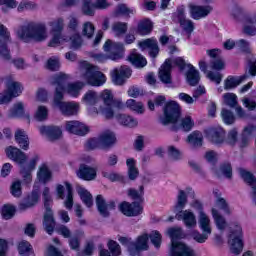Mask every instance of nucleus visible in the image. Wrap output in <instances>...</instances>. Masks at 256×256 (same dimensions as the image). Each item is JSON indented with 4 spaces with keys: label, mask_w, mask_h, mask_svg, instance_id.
<instances>
[{
    "label": "nucleus",
    "mask_w": 256,
    "mask_h": 256,
    "mask_svg": "<svg viewBox=\"0 0 256 256\" xmlns=\"http://www.w3.org/2000/svg\"><path fill=\"white\" fill-rule=\"evenodd\" d=\"M161 125L167 126L172 125V131L189 132L195 127V122L191 116H186L181 119V107L176 102H168L164 107V114L159 117Z\"/></svg>",
    "instance_id": "obj_1"
},
{
    "label": "nucleus",
    "mask_w": 256,
    "mask_h": 256,
    "mask_svg": "<svg viewBox=\"0 0 256 256\" xmlns=\"http://www.w3.org/2000/svg\"><path fill=\"white\" fill-rule=\"evenodd\" d=\"M16 35L23 43H42L49 39V32H47V25L41 22L30 21L24 25H20L16 30Z\"/></svg>",
    "instance_id": "obj_2"
},
{
    "label": "nucleus",
    "mask_w": 256,
    "mask_h": 256,
    "mask_svg": "<svg viewBox=\"0 0 256 256\" xmlns=\"http://www.w3.org/2000/svg\"><path fill=\"white\" fill-rule=\"evenodd\" d=\"M6 155L9 159H12V161H15V163L21 165L20 175H22L25 183H31L33 180L31 173L35 171V167H37V161H39V158L35 157L30 160L28 164L23 165V163L27 161V155L19 148H15L13 146L6 148Z\"/></svg>",
    "instance_id": "obj_3"
},
{
    "label": "nucleus",
    "mask_w": 256,
    "mask_h": 256,
    "mask_svg": "<svg viewBox=\"0 0 256 256\" xmlns=\"http://www.w3.org/2000/svg\"><path fill=\"white\" fill-rule=\"evenodd\" d=\"M187 205V194L183 190H179L177 195V201L174 205V212L176 213V219L183 221L184 225L188 229L197 227V217L191 210H183Z\"/></svg>",
    "instance_id": "obj_4"
},
{
    "label": "nucleus",
    "mask_w": 256,
    "mask_h": 256,
    "mask_svg": "<svg viewBox=\"0 0 256 256\" xmlns=\"http://www.w3.org/2000/svg\"><path fill=\"white\" fill-rule=\"evenodd\" d=\"M80 75L88 85L92 87H101L105 85L107 78L103 72L99 71L97 66L91 65L87 61H82L79 63Z\"/></svg>",
    "instance_id": "obj_5"
},
{
    "label": "nucleus",
    "mask_w": 256,
    "mask_h": 256,
    "mask_svg": "<svg viewBox=\"0 0 256 256\" xmlns=\"http://www.w3.org/2000/svg\"><path fill=\"white\" fill-rule=\"evenodd\" d=\"M99 98L103 103V106L99 107V111L106 119H113L115 116L113 109H123L125 107V104L121 100H115L113 98V93L110 90L102 91Z\"/></svg>",
    "instance_id": "obj_6"
},
{
    "label": "nucleus",
    "mask_w": 256,
    "mask_h": 256,
    "mask_svg": "<svg viewBox=\"0 0 256 256\" xmlns=\"http://www.w3.org/2000/svg\"><path fill=\"white\" fill-rule=\"evenodd\" d=\"M104 51H117L114 54L105 55V54H93L92 57L94 58V61H97L98 63H105L108 59H111V61H118V59H121L123 55V51H125V46L121 42H113L111 40H107L103 46Z\"/></svg>",
    "instance_id": "obj_7"
},
{
    "label": "nucleus",
    "mask_w": 256,
    "mask_h": 256,
    "mask_svg": "<svg viewBox=\"0 0 256 256\" xmlns=\"http://www.w3.org/2000/svg\"><path fill=\"white\" fill-rule=\"evenodd\" d=\"M243 229L239 224H235V229L230 231V235L228 238V244L230 245L231 253L234 255H241L243 251Z\"/></svg>",
    "instance_id": "obj_8"
},
{
    "label": "nucleus",
    "mask_w": 256,
    "mask_h": 256,
    "mask_svg": "<svg viewBox=\"0 0 256 256\" xmlns=\"http://www.w3.org/2000/svg\"><path fill=\"white\" fill-rule=\"evenodd\" d=\"M54 107H57L62 115L71 117V115H77L79 113V104L75 102H63V96L53 99Z\"/></svg>",
    "instance_id": "obj_9"
},
{
    "label": "nucleus",
    "mask_w": 256,
    "mask_h": 256,
    "mask_svg": "<svg viewBox=\"0 0 256 256\" xmlns=\"http://www.w3.org/2000/svg\"><path fill=\"white\" fill-rule=\"evenodd\" d=\"M205 136L214 145H223L226 140V133L222 127H210L204 130Z\"/></svg>",
    "instance_id": "obj_10"
},
{
    "label": "nucleus",
    "mask_w": 256,
    "mask_h": 256,
    "mask_svg": "<svg viewBox=\"0 0 256 256\" xmlns=\"http://www.w3.org/2000/svg\"><path fill=\"white\" fill-rule=\"evenodd\" d=\"M173 21L180 23V27L184 29L186 33L191 35V32L195 30V24L193 21L185 18V7L181 6L177 11L172 15Z\"/></svg>",
    "instance_id": "obj_11"
},
{
    "label": "nucleus",
    "mask_w": 256,
    "mask_h": 256,
    "mask_svg": "<svg viewBox=\"0 0 256 256\" xmlns=\"http://www.w3.org/2000/svg\"><path fill=\"white\" fill-rule=\"evenodd\" d=\"M149 249V234L144 233L136 239V242H131L128 246L130 255L137 256L140 251H147Z\"/></svg>",
    "instance_id": "obj_12"
},
{
    "label": "nucleus",
    "mask_w": 256,
    "mask_h": 256,
    "mask_svg": "<svg viewBox=\"0 0 256 256\" xmlns=\"http://www.w3.org/2000/svg\"><path fill=\"white\" fill-rule=\"evenodd\" d=\"M67 81H69V76L67 74L59 73L51 78L52 85H55L54 99L59 97H64L65 88L67 87Z\"/></svg>",
    "instance_id": "obj_13"
},
{
    "label": "nucleus",
    "mask_w": 256,
    "mask_h": 256,
    "mask_svg": "<svg viewBox=\"0 0 256 256\" xmlns=\"http://www.w3.org/2000/svg\"><path fill=\"white\" fill-rule=\"evenodd\" d=\"M188 8L190 17L196 21H199V19H205V17L209 16L213 12V6L211 5L201 6L189 4Z\"/></svg>",
    "instance_id": "obj_14"
},
{
    "label": "nucleus",
    "mask_w": 256,
    "mask_h": 256,
    "mask_svg": "<svg viewBox=\"0 0 256 256\" xmlns=\"http://www.w3.org/2000/svg\"><path fill=\"white\" fill-rule=\"evenodd\" d=\"M111 77L114 85H124L125 81L131 77V68L128 66H121L120 69L115 68L111 72Z\"/></svg>",
    "instance_id": "obj_15"
},
{
    "label": "nucleus",
    "mask_w": 256,
    "mask_h": 256,
    "mask_svg": "<svg viewBox=\"0 0 256 256\" xmlns=\"http://www.w3.org/2000/svg\"><path fill=\"white\" fill-rule=\"evenodd\" d=\"M119 210L126 217H137L143 213V206L139 205L137 202H122L119 205Z\"/></svg>",
    "instance_id": "obj_16"
},
{
    "label": "nucleus",
    "mask_w": 256,
    "mask_h": 256,
    "mask_svg": "<svg viewBox=\"0 0 256 256\" xmlns=\"http://www.w3.org/2000/svg\"><path fill=\"white\" fill-rule=\"evenodd\" d=\"M82 101L85 103V105H87V107H90L88 109L90 115H99V109L94 107V105L99 103V94H97V92L89 90L83 96Z\"/></svg>",
    "instance_id": "obj_17"
},
{
    "label": "nucleus",
    "mask_w": 256,
    "mask_h": 256,
    "mask_svg": "<svg viewBox=\"0 0 256 256\" xmlns=\"http://www.w3.org/2000/svg\"><path fill=\"white\" fill-rule=\"evenodd\" d=\"M96 207L102 217H109V211H113V209L116 207V204L115 201H110L107 203L103 195H98L96 197Z\"/></svg>",
    "instance_id": "obj_18"
},
{
    "label": "nucleus",
    "mask_w": 256,
    "mask_h": 256,
    "mask_svg": "<svg viewBox=\"0 0 256 256\" xmlns=\"http://www.w3.org/2000/svg\"><path fill=\"white\" fill-rule=\"evenodd\" d=\"M46 211L43 216V229L48 233V235H53V232L55 231V226L57 223L55 222V216L53 215V210H51V207L45 208Z\"/></svg>",
    "instance_id": "obj_19"
},
{
    "label": "nucleus",
    "mask_w": 256,
    "mask_h": 256,
    "mask_svg": "<svg viewBox=\"0 0 256 256\" xmlns=\"http://www.w3.org/2000/svg\"><path fill=\"white\" fill-rule=\"evenodd\" d=\"M66 131L83 137V135H87V133H89V127L79 121L73 120L66 122Z\"/></svg>",
    "instance_id": "obj_20"
},
{
    "label": "nucleus",
    "mask_w": 256,
    "mask_h": 256,
    "mask_svg": "<svg viewBox=\"0 0 256 256\" xmlns=\"http://www.w3.org/2000/svg\"><path fill=\"white\" fill-rule=\"evenodd\" d=\"M172 62L171 59H166L165 62L161 65L159 69L158 77L162 83L165 85H171V69H172Z\"/></svg>",
    "instance_id": "obj_21"
},
{
    "label": "nucleus",
    "mask_w": 256,
    "mask_h": 256,
    "mask_svg": "<svg viewBox=\"0 0 256 256\" xmlns=\"http://www.w3.org/2000/svg\"><path fill=\"white\" fill-rule=\"evenodd\" d=\"M39 131L41 135H46L50 141H57L63 135L59 126H41Z\"/></svg>",
    "instance_id": "obj_22"
},
{
    "label": "nucleus",
    "mask_w": 256,
    "mask_h": 256,
    "mask_svg": "<svg viewBox=\"0 0 256 256\" xmlns=\"http://www.w3.org/2000/svg\"><path fill=\"white\" fill-rule=\"evenodd\" d=\"M187 69L186 82L190 87H196V85H199V82L201 81V74L192 64H187Z\"/></svg>",
    "instance_id": "obj_23"
},
{
    "label": "nucleus",
    "mask_w": 256,
    "mask_h": 256,
    "mask_svg": "<svg viewBox=\"0 0 256 256\" xmlns=\"http://www.w3.org/2000/svg\"><path fill=\"white\" fill-rule=\"evenodd\" d=\"M139 47H141L143 50L149 49V55L153 59L159 55V44L157 43V40L153 38L146 39L144 41H141L138 43Z\"/></svg>",
    "instance_id": "obj_24"
},
{
    "label": "nucleus",
    "mask_w": 256,
    "mask_h": 256,
    "mask_svg": "<svg viewBox=\"0 0 256 256\" xmlns=\"http://www.w3.org/2000/svg\"><path fill=\"white\" fill-rule=\"evenodd\" d=\"M39 202V191L34 190L32 191L31 195L24 199L23 202L19 204L20 211H27V209H31V207H35Z\"/></svg>",
    "instance_id": "obj_25"
},
{
    "label": "nucleus",
    "mask_w": 256,
    "mask_h": 256,
    "mask_svg": "<svg viewBox=\"0 0 256 256\" xmlns=\"http://www.w3.org/2000/svg\"><path fill=\"white\" fill-rule=\"evenodd\" d=\"M77 176L84 181H93L97 177L95 168H91L85 164L80 165Z\"/></svg>",
    "instance_id": "obj_26"
},
{
    "label": "nucleus",
    "mask_w": 256,
    "mask_h": 256,
    "mask_svg": "<svg viewBox=\"0 0 256 256\" xmlns=\"http://www.w3.org/2000/svg\"><path fill=\"white\" fill-rule=\"evenodd\" d=\"M101 149H110V147H113L115 145V142L117 141V138L115 137V133L107 130L100 134L99 136Z\"/></svg>",
    "instance_id": "obj_27"
},
{
    "label": "nucleus",
    "mask_w": 256,
    "mask_h": 256,
    "mask_svg": "<svg viewBox=\"0 0 256 256\" xmlns=\"http://www.w3.org/2000/svg\"><path fill=\"white\" fill-rule=\"evenodd\" d=\"M249 79V74H244L242 76H229L225 81H224V89L226 91H229V89H235V87H238V85H241L244 81H247Z\"/></svg>",
    "instance_id": "obj_28"
},
{
    "label": "nucleus",
    "mask_w": 256,
    "mask_h": 256,
    "mask_svg": "<svg viewBox=\"0 0 256 256\" xmlns=\"http://www.w3.org/2000/svg\"><path fill=\"white\" fill-rule=\"evenodd\" d=\"M6 90L10 93L11 97H19L23 93V85L15 80H8L6 82Z\"/></svg>",
    "instance_id": "obj_29"
},
{
    "label": "nucleus",
    "mask_w": 256,
    "mask_h": 256,
    "mask_svg": "<svg viewBox=\"0 0 256 256\" xmlns=\"http://www.w3.org/2000/svg\"><path fill=\"white\" fill-rule=\"evenodd\" d=\"M187 143L190 145V147H193V149H199V147H203V133L199 131L192 132L187 137Z\"/></svg>",
    "instance_id": "obj_30"
},
{
    "label": "nucleus",
    "mask_w": 256,
    "mask_h": 256,
    "mask_svg": "<svg viewBox=\"0 0 256 256\" xmlns=\"http://www.w3.org/2000/svg\"><path fill=\"white\" fill-rule=\"evenodd\" d=\"M198 224L203 233H211V219L204 212L200 211L198 216Z\"/></svg>",
    "instance_id": "obj_31"
},
{
    "label": "nucleus",
    "mask_w": 256,
    "mask_h": 256,
    "mask_svg": "<svg viewBox=\"0 0 256 256\" xmlns=\"http://www.w3.org/2000/svg\"><path fill=\"white\" fill-rule=\"evenodd\" d=\"M85 87V83L78 81L74 83H69L65 87V93L70 95V97H79V94L81 93V89Z\"/></svg>",
    "instance_id": "obj_32"
},
{
    "label": "nucleus",
    "mask_w": 256,
    "mask_h": 256,
    "mask_svg": "<svg viewBox=\"0 0 256 256\" xmlns=\"http://www.w3.org/2000/svg\"><path fill=\"white\" fill-rule=\"evenodd\" d=\"M212 217L219 231H225L227 229V220L219 213V210L212 208Z\"/></svg>",
    "instance_id": "obj_33"
},
{
    "label": "nucleus",
    "mask_w": 256,
    "mask_h": 256,
    "mask_svg": "<svg viewBox=\"0 0 256 256\" xmlns=\"http://www.w3.org/2000/svg\"><path fill=\"white\" fill-rule=\"evenodd\" d=\"M15 140L19 147H21V149L24 151L29 149V136H27V133L24 130H17L15 132Z\"/></svg>",
    "instance_id": "obj_34"
},
{
    "label": "nucleus",
    "mask_w": 256,
    "mask_h": 256,
    "mask_svg": "<svg viewBox=\"0 0 256 256\" xmlns=\"http://www.w3.org/2000/svg\"><path fill=\"white\" fill-rule=\"evenodd\" d=\"M128 61L134 65V67H138L142 69V67H145L147 65V59L143 57V55L133 51L129 56H128Z\"/></svg>",
    "instance_id": "obj_35"
},
{
    "label": "nucleus",
    "mask_w": 256,
    "mask_h": 256,
    "mask_svg": "<svg viewBox=\"0 0 256 256\" xmlns=\"http://www.w3.org/2000/svg\"><path fill=\"white\" fill-rule=\"evenodd\" d=\"M238 172L240 173V176L243 179V181H245L247 183V185H249V187H251L252 191L254 189H256V178L253 175V173H251L243 168H238Z\"/></svg>",
    "instance_id": "obj_36"
},
{
    "label": "nucleus",
    "mask_w": 256,
    "mask_h": 256,
    "mask_svg": "<svg viewBox=\"0 0 256 256\" xmlns=\"http://www.w3.org/2000/svg\"><path fill=\"white\" fill-rule=\"evenodd\" d=\"M50 26V33L63 34L65 29V19L57 18L48 22Z\"/></svg>",
    "instance_id": "obj_37"
},
{
    "label": "nucleus",
    "mask_w": 256,
    "mask_h": 256,
    "mask_svg": "<svg viewBox=\"0 0 256 256\" xmlns=\"http://www.w3.org/2000/svg\"><path fill=\"white\" fill-rule=\"evenodd\" d=\"M116 119L118 121V123H120V125H124V127H137V125H139V122L137 121V119L129 116V115H125V114H120L116 116Z\"/></svg>",
    "instance_id": "obj_38"
},
{
    "label": "nucleus",
    "mask_w": 256,
    "mask_h": 256,
    "mask_svg": "<svg viewBox=\"0 0 256 256\" xmlns=\"http://www.w3.org/2000/svg\"><path fill=\"white\" fill-rule=\"evenodd\" d=\"M77 193L80 195V199H82L83 203L86 207H93V195L87 189L83 187L77 188Z\"/></svg>",
    "instance_id": "obj_39"
},
{
    "label": "nucleus",
    "mask_w": 256,
    "mask_h": 256,
    "mask_svg": "<svg viewBox=\"0 0 256 256\" xmlns=\"http://www.w3.org/2000/svg\"><path fill=\"white\" fill-rule=\"evenodd\" d=\"M8 43H11V40L0 41V59L2 61H11V50H9Z\"/></svg>",
    "instance_id": "obj_40"
},
{
    "label": "nucleus",
    "mask_w": 256,
    "mask_h": 256,
    "mask_svg": "<svg viewBox=\"0 0 256 256\" xmlns=\"http://www.w3.org/2000/svg\"><path fill=\"white\" fill-rule=\"evenodd\" d=\"M153 31V22L149 19H144L138 24L139 35H149Z\"/></svg>",
    "instance_id": "obj_41"
},
{
    "label": "nucleus",
    "mask_w": 256,
    "mask_h": 256,
    "mask_svg": "<svg viewBox=\"0 0 256 256\" xmlns=\"http://www.w3.org/2000/svg\"><path fill=\"white\" fill-rule=\"evenodd\" d=\"M37 178L40 183H48V181H51V170H49V167H47V165H42L39 168L37 172Z\"/></svg>",
    "instance_id": "obj_42"
},
{
    "label": "nucleus",
    "mask_w": 256,
    "mask_h": 256,
    "mask_svg": "<svg viewBox=\"0 0 256 256\" xmlns=\"http://www.w3.org/2000/svg\"><path fill=\"white\" fill-rule=\"evenodd\" d=\"M128 167V177L131 181H135L139 177V170L135 167V159L129 158L126 161Z\"/></svg>",
    "instance_id": "obj_43"
},
{
    "label": "nucleus",
    "mask_w": 256,
    "mask_h": 256,
    "mask_svg": "<svg viewBox=\"0 0 256 256\" xmlns=\"http://www.w3.org/2000/svg\"><path fill=\"white\" fill-rule=\"evenodd\" d=\"M127 23L125 22H114L112 24V32L114 33L115 37H121L127 33Z\"/></svg>",
    "instance_id": "obj_44"
},
{
    "label": "nucleus",
    "mask_w": 256,
    "mask_h": 256,
    "mask_svg": "<svg viewBox=\"0 0 256 256\" xmlns=\"http://www.w3.org/2000/svg\"><path fill=\"white\" fill-rule=\"evenodd\" d=\"M18 250L21 256H35V253L33 252V247L28 241L20 242Z\"/></svg>",
    "instance_id": "obj_45"
},
{
    "label": "nucleus",
    "mask_w": 256,
    "mask_h": 256,
    "mask_svg": "<svg viewBox=\"0 0 256 256\" xmlns=\"http://www.w3.org/2000/svg\"><path fill=\"white\" fill-rule=\"evenodd\" d=\"M143 195H145V187L140 186L139 190L130 188L128 189V197H131L134 201L143 202Z\"/></svg>",
    "instance_id": "obj_46"
},
{
    "label": "nucleus",
    "mask_w": 256,
    "mask_h": 256,
    "mask_svg": "<svg viewBox=\"0 0 256 256\" xmlns=\"http://www.w3.org/2000/svg\"><path fill=\"white\" fill-rule=\"evenodd\" d=\"M65 185H66L67 196H66V200L64 201V207H66L68 211H71V209H73V187L69 182H65Z\"/></svg>",
    "instance_id": "obj_47"
},
{
    "label": "nucleus",
    "mask_w": 256,
    "mask_h": 256,
    "mask_svg": "<svg viewBox=\"0 0 256 256\" xmlns=\"http://www.w3.org/2000/svg\"><path fill=\"white\" fill-rule=\"evenodd\" d=\"M95 9H97L95 3H92L91 0H83L82 12L84 15L93 17L95 15Z\"/></svg>",
    "instance_id": "obj_48"
},
{
    "label": "nucleus",
    "mask_w": 256,
    "mask_h": 256,
    "mask_svg": "<svg viewBox=\"0 0 256 256\" xmlns=\"http://www.w3.org/2000/svg\"><path fill=\"white\" fill-rule=\"evenodd\" d=\"M126 107L131 111H135V113H144L145 108L143 107V103L137 102V100L129 99L126 101Z\"/></svg>",
    "instance_id": "obj_49"
},
{
    "label": "nucleus",
    "mask_w": 256,
    "mask_h": 256,
    "mask_svg": "<svg viewBox=\"0 0 256 256\" xmlns=\"http://www.w3.org/2000/svg\"><path fill=\"white\" fill-rule=\"evenodd\" d=\"M67 29L70 30L72 33L79 32V18L75 15H70L67 18Z\"/></svg>",
    "instance_id": "obj_50"
},
{
    "label": "nucleus",
    "mask_w": 256,
    "mask_h": 256,
    "mask_svg": "<svg viewBox=\"0 0 256 256\" xmlns=\"http://www.w3.org/2000/svg\"><path fill=\"white\" fill-rule=\"evenodd\" d=\"M216 207H219L226 215H231V208L225 198L216 194Z\"/></svg>",
    "instance_id": "obj_51"
},
{
    "label": "nucleus",
    "mask_w": 256,
    "mask_h": 256,
    "mask_svg": "<svg viewBox=\"0 0 256 256\" xmlns=\"http://www.w3.org/2000/svg\"><path fill=\"white\" fill-rule=\"evenodd\" d=\"M24 113L23 102H18L10 109L8 117H21Z\"/></svg>",
    "instance_id": "obj_52"
},
{
    "label": "nucleus",
    "mask_w": 256,
    "mask_h": 256,
    "mask_svg": "<svg viewBox=\"0 0 256 256\" xmlns=\"http://www.w3.org/2000/svg\"><path fill=\"white\" fill-rule=\"evenodd\" d=\"M221 117L226 125H233L235 123V115L231 110L223 108L221 111Z\"/></svg>",
    "instance_id": "obj_53"
},
{
    "label": "nucleus",
    "mask_w": 256,
    "mask_h": 256,
    "mask_svg": "<svg viewBox=\"0 0 256 256\" xmlns=\"http://www.w3.org/2000/svg\"><path fill=\"white\" fill-rule=\"evenodd\" d=\"M66 39H68L67 41H71L73 49H79V47H81L83 44V39L81 38L79 32H73V35Z\"/></svg>",
    "instance_id": "obj_54"
},
{
    "label": "nucleus",
    "mask_w": 256,
    "mask_h": 256,
    "mask_svg": "<svg viewBox=\"0 0 256 256\" xmlns=\"http://www.w3.org/2000/svg\"><path fill=\"white\" fill-rule=\"evenodd\" d=\"M220 171L226 179H231L233 177V167L229 162H224L220 165Z\"/></svg>",
    "instance_id": "obj_55"
},
{
    "label": "nucleus",
    "mask_w": 256,
    "mask_h": 256,
    "mask_svg": "<svg viewBox=\"0 0 256 256\" xmlns=\"http://www.w3.org/2000/svg\"><path fill=\"white\" fill-rule=\"evenodd\" d=\"M17 9L20 13H22L23 11H33V9H37V4L27 0H23L18 5Z\"/></svg>",
    "instance_id": "obj_56"
},
{
    "label": "nucleus",
    "mask_w": 256,
    "mask_h": 256,
    "mask_svg": "<svg viewBox=\"0 0 256 256\" xmlns=\"http://www.w3.org/2000/svg\"><path fill=\"white\" fill-rule=\"evenodd\" d=\"M49 115V110L45 106H39L36 114H35V119L36 121H45L47 120V117Z\"/></svg>",
    "instance_id": "obj_57"
},
{
    "label": "nucleus",
    "mask_w": 256,
    "mask_h": 256,
    "mask_svg": "<svg viewBox=\"0 0 256 256\" xmlns=\"http://www.w3.org/2000/svg\"><path fill=\"white\" fill-rule=\"evenodd\" d=\"M211 233L203 232L202 234L199 231H193L191 236L196 241V243H205L209 239Z\"/></svg>",
    "instance_id": "obj_58"
},
{
    "label": "nucleus",
    "mask_w": 256,
    "mask_h": 256,
    "mask_svg": "<svg viewBox=\"0 0 256 256\" xmlns=\"http://www.w3.org/2000/svg\"><path fill=\"white\" fill-rule=\"evenodd\" d=\"M224 103L231 108L237 107V95H235L234 93L224 94Z\"/></svg>",
    "instance_id": "obj_59"
},
{
    "label": "nucleus",
    "mask_w": 256,
    "mask_h": 256,
    "mask_svg": "<svg viewBox=\"0 0 256 256\" xmlns=\"http://www.w3.org/2000/svg\"><path fill=\"white\" fill-rule=\"evenodd\" d=\"M82 33L84 37H87L88 39H91L95 33V26L91 22H86L83 25Z\"/></svg>",
    "instance_id": "obj_60"
},
{
    "label": "nucleus",
    "mask_w": 256,
    "mask_h": 256,
    "mask_svg": "<svg viewBox=\"0 0 256 256\" xmlns=\"http://www.w3.org/2000/svg\"><path fill=\"white\" fill-rule=\"evenodd\" d=\"M148 237L150 238V241L154 245V247H156L157 249H159L161 247L162 237H161V233H159V231H157V230L152 231Z\"/></svg>",
    "instance_id": "obj_61"
},
{
    "label": "nucleus",
    "mask_w": 256,
    "mask_h": 256,
    "mask_svg": "<svg viewBox=\"0 0 256 256\" xmlns=\"http://www.w3.org/2000/svg\"><path fill=\"white\" fill-rule=\"evenodd\" d=\"M168 157L173 161H179L181 159V150L173 145L168 146Z\"/></svg>",
    "instance_id": "obj_62"
},
{
    "label": "nucleus",
    "mask_w": 256,
    "mask_h": 256,
    "mask_svg": "<svg viewBox=\"0 0 256 256\" xmlns=\"http://www.w3.org/2000/svg\"><path fill=\"white\" fill-rule=\"evenodd\" d=\"M0 5H4L2 7L3 13H9V9H15V7H17V1H15V0H0Z\"/></svg>",
    "instance_id": "obj_63"
},
{
    "label": "nucleus",
    "mask_w": 256,
    "mask_h": 256,
    "mask_svg": "<svg viewBox=\"0 0 256 256\" xmlns=\"http://www.w3.org/2000/svg\"><path fill=\"white\" fill-rule=\"evenodd\" d=\"M15 215V207L4 205L2 208V217L3 219L9 220Z\"/></svg>",
    "instance_id": "obj_64"
}]
</instances>
